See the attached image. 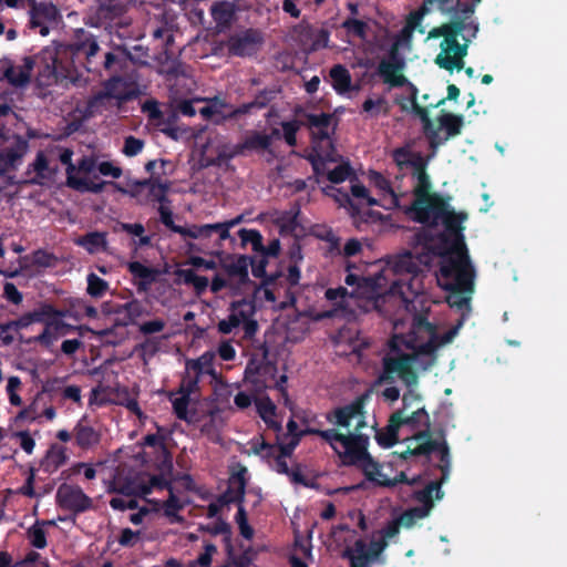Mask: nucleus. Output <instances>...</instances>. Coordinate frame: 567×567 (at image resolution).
<instances>
[{"label":"nucleus","mask_w":567,"mask_h":567,"mask_svg":"<svg viewBox=\"0 0 567 567\" xmlns=\"http://www.w3.org/2000/svg\"><path fill=\"white\" fill-rule=\"evenodd\" d=\"M246 307H249L246 299L233 301L230 303V315L217 324L218 331L223 334H229L235 328H238L243 319L246 318Z\"/></svg>","instance_id":"obj_33"},{"label":"nucleus","mask_w":567,"mask_h":567,"mask_svg":"<svg viewBox=\"0 0 567 567\" xmlns=\"http://www.w3.org/2000/svg\"><path fill=\"white\" fill-rule=\"evenodd\" d=\"M264 43L259 29L247 28L230 34L226 41L229 55L246 58L255 55Z\"/></svg>","instance_id":"obj_11"},{"label":"nucleus","mask_w":567,"mask_h":567,"mask_svg":"<svg viewBox=\"0 0 567 567\" xmlns=\"http://www.w3.org/2000/svg\"><path fill=\"white\" fill-rule=\"evenodd\" d=\"M423 441L415 447L408 446L406 451L401 454V457L406 460L409 456H421V455H430L432 452L442 451L443 446H447V443L437 440H431V436L427 439H421Z\"/></svg>","instance_id":"obj_45"},{"label":"nucleus","mask_w":567,"mask_h":567,"mask_svg":"<svg viewBox=\"0 0 567 567\" xmlns=\"http://www.w3.org/2000/svg\"><path fill=\"white\" fill-rule=\"evenodd\" d=\"M241 155V151L239 148V143L236 145H231L229 143L219 145L217 148V155L214 158H207V166H221L234 157Z\"/></svg>","instance_id":"obj_50"},{"label":"nucleus","mask_w":567,"mask_h":567,"mask_svg":"<svg viewBox=\"0 0 567 567\" xmlns=\"http://www.w3.org/2000/svg\"><path fill=\"white\" fill-rule=\"evenodd\" d=\"M229 105L218 96L208 100V104L199 110V114L205 120H212L215 124H221L227 118V114L224 113V109H227Z\"/></svg>","instance_id":"obj_42"},{"label":"nucleus","mask_w":567,"mask_h":567,"mask_svg":"<svg viewBox=\"0 0 567 567\" xmlns=\"http://www.w3.org/2000/svg\"><path fill=\"white\" fill-rule=\"evenodd\" d=\"M440 470L442 472L441 481H432L426 484L422 489L412 491L408 496H443L441 491L442 482L449 476L450 466H451V456L450 449L447 446H443L442 451H440Z\"/></svg>","instance_id":"obj_24"},{"label":"nucleus","mask_w":567,"mask_h":567,"mask_svg":"<svg viewBox=\"0 0 567 567\" xmlns=\"http://www.w3.org/2000/svg\"><path fill=\"white\" fill-rule=\"evenodd\" d=\"M45 319L47 318H43L42 305L40 303V306L38 308L33 309L32 311L23 313L16 320L8 321V323L10 326L12 332L13 331L18 332L21 329L28 328L32 323H35V322L44 323Z\"/></svg>","instance_id":"obj_49"},{"label":"nucleus","mask_w":567,"mask_h":567,"mask_svg":"<svg viewBox=\"0 0 567 567\" xmlns=\"http://www.w3.org/2000/svg\"><path fill=\"white\" fill-rule=\"evenodd\" d=\"M202 530L209 533L210 535H223L224 547H226V539L233 540L231 527L221 518H217L216 522L200 526Z\"/></svg>","instance_id":"obj_61"},{"label":"nucleus","mask_w":567,"mask_h":567,"mask_svg":"<svg viewBox=\"0 0 567 567\" xmlns=\"http://www.w3.org/2000/svg\"><path fill=\"white\" fill-rule=\"evenodd\" d=\"M432 6H434L432 2H427V0H424L419 9L410 12L405 21L408 32L414 31L416 29L419 30L420 33L424 32V29L421 27V22L424 16L430 12Z\"/></svg>","instance_id":"obj_53"},{"label":"nucleus","mask_w":567,"mask_h":567,"mask_svg":"<svg viewBox=\"0 0 567 567\" xmlns=\"http://www.w3.org/2000/svg\"><path fill=\"white\" fill-rule=\"evenodd\" d=\"M466 219L467 214L465 212L456 213L452 207L447 209V213L440 221L445 228L444 235L449 238L447 247H458L465 249L466 244L464 241V227L462 226V223Z\"/></svg>","instance_id":"obj_20"},{"label":"nucleus","mask_w":567,"mask_h":567,"mask_svg":"<svg viewBox=\"0 0 567 567\" xmlns=\"http://www.w3.org/2000/svg\"><path fill=\"white\" fill-rule=\"evenodd\" d=\"M247 468L240 466L228 480L227 491L219 496H245Z\"/></svg>","instance_id":"obj_47"},{"label":"nucleus","mask_w":567,"mask_h":567,"mask_svg":"<svg viewBox=\"0 0 567 567\" xmlns=\"http://www.w3.org/2000/svg\"><path fill=\"white\" fill-rule=\"evenodd\" d=\"M343 452H338L344 465H355L360 468L364 464L372 467V456L368 452L369 436L362 433L348 434L346 441L341 444Z\"/></svg>","instance_id":"obj_12"},{"label":"nucleus","mask_w":567,"mask_h":567,"mask_svg":"<svg viewBox=\"0 0 567 567\" xmlns=\"http://www.w3.org/2000/svg\"><path fill=\"white\" fill-rule=\"evenodd\" d=\"M58 508L62 514L59 520H72L76 515L94 507L93 498H55Z\"/></svg>","instance_id":"obj_26"},{"label":"nucleus","mask_w":567,"mask_h":567,"mask_svg":"<svg viewBox=\"0 0 567 567\" xmlns=\"http://www.w3.org/2000/svg\"><path fill=\"white\" fill-rule=\"evenodd\" d=\"M399 414H391L389 423L383 431L377 430L375 441L382 447L389 449L399 442Z\"/></svg>","instance_id":"obj_35"},{"label":"nucleus","mask_w":567,"mask_h":567,"mask_svg":"<svg viewBox=\"0 0 567 567\" xmlns=\"http://www.w3.org/2000/svg\"><path fill=\"white\" fill-rule=\"evenodd\" d=\"M370 182L381 192L384 194H389L391 196L392 205L398 207L399 206V197L394 193L391 183L388 178H385L381 173L371 171L369 174Z\"/></svg>","instance_id":"obj_56"},{"label":"nucleus","mask_w":567,"mask_h":567,"mask_svg":"<svg viewBox=\"0 0 567 567\" xmlns=\"http://www.w3.org/2000/svg\"><path fill=\"white\" fill-rule=\"evenodd\" d=\"M332 115L328 113H303L302 125L309 128H317V132H312L313 145L321 146L322 143H327L329 148L333 150V143L330 140L329 126L331 124Z\"/></svg>","instance_id":"obj_21"},{"label":"nucleus","mask_w":567,"mask_h":567,"mask_svg":"<svg viewBox=\"0 0 567 567\" xmlns=\"http://www.w3.org/2000/svg\"><path fill=\"white\" fill-rule=\"evenodd\" d=\"M177 392H172L169 394V400L173 405V411L177 419L182 421H189L188 419V405L190 402V396L185 394H179L176 396Z\"/></svg>","instance_id":"obj_57"},{"label":"nucleus","mask_w":567,"mask_h":567,"mask_svg":"<svg viewBox=\"0 0 567 567\" xmlns=\"http://www.w3.org/2000/svg\"><path fill=\"white\" fill-rule=\"evenodd\" d=\"M365 399V395H359L349 404L334 409L327 413V421L341 427H349L351 421L355 419L357 424L354 430L360 433V431L367 426L364 411Z\"/></svg>","instance_id":"obj_13"},{"label":"nucleus","mask_w":567,"mask_h":567,"mask_svg":"<svg viewBox=\"0 0 567 567\" xmlns=\"http://www.w3.org/2000/svg\"><path fill=\"white\" fill-rule=\"evenodd\" d=\"M43 324V331L39 336L32 338L30 341L40 343L45 348L51 347L53 342L60 337L82 330L81 326H72L60 318H47Z\"/></svg>","instance_id":"obj_19"},{"label":"nucleus","mask_w":567,"mask_h":567,"mask_svg":"<svg viewBox=\"0 0 567 567\" xmlns=\"http://www.w3.org/2000/svg\"><path fill=\"white\" fill-rule=\"evenodd\" d=\"M422 501L421 505L410 507L403 511L398 518L400 519L402 527L410 529L412 528L419 520L427 517L432 509L435 506L434 501L436 498H419Z\"/></svg>","instance_id":"obj_28"},{"label":"nucleus","mask_w":567,"mask_h":567,"mask_svg":"<svg viewBox=\"0 0 567 567\" xmlns=\"http://www.w3.org/2000/svg\"><path fill=\"white\" fill-rule=\"evenodd\" d=\"M215 354L206 351L197 359H189L186 361V372H195V374H209L216 377V370L213 367Z\"/></svg>","instance_id":"obj_43"},{"label":"nucleus","mask_w":567,"mask_h":567,"mask_svg":"<svg viewBox=\"0 0 567 567\" xmlns=\"http://www.w3.org/2000/svg\"><path fill=\"white\" fill-rule=\"evenodd\" d=\"M86 281V292L93 298H102L109 290V282L94 272L87 275Z\"/></svg>","instance_id":"obj_58"},{"label":"nucleus","mask_w":567,"mask_h":567,"mask_svg":"<svg viewBox=\"0 0 567 567\" xmlns=\"http://www.w3.org/2000/svg\"><path fill=\"white\" fill-rule=\"evenodd\" d=\"M449 238L441 235L437 255L441 257L437 280L446 291H473L475 270L467 248L447 247Z\"/></svg>","instance_id":"obj_3"},{"label":"nucleus","mask_w":567,"mask_h":567,"mask_svg":"<svg viewBox=\"0 0 567 567\" xmlns=\"http://www.w3.org/2000/svg\"><path fill=\"white\" fill-rule=\"evenodd\" d=\"M238 235L241 239V244H250L256 255L260 254V251L264 249V238L259 230L243 228L239 230Z\"/></svg>","instance_id":"obj_59"},{"label":"nucleus","mask_w":567,"mask_h":567,"mask_svg":"<svg viewBox=\"0 0 567 567\" xmlns=\"http://www.w3.org/2000/svg\"><path fill=\"white\" fill-rule=\"evenodd\" d=\"M333 153L334 148L328 147V150L322 151V146L313 145V152L307 158L312 166L315 175L320 176L328 173L327 163L337 161Z\"/></svg>","instance_id":"obj_39"},{"label":"nucleus","mask_w":567,"mask_h":567,"mask_svg":"<svg viewBox=\"0 0 567 567\" xmlns=\"http://www.w3.org/2000/svg\"><path fill=\"white\" fill-rule=\"evenodd\" d=\"M468 28L464 30L462 35L463 43L457 40L458 35H453L447 44L443 48L440 54L435 58V63L446 71L452 72L453 70L464 69V58L467 55L468 45L472 39L476 38L478 32V23L471 20L465 22Z\"/></svg>","instance_id":"obj_7"},{"label":"nucleus","mask_w":567,"mask_h":567,"mask_svg":"<svg viewBox=\"0 0 567 567\" xmlns=\"http://www.w3.org/2000/svg\"><path fill=\"white\" fill-rule=\"evenodd\" d=\"M73 437L75 444L81 450H90L100 443L101 432L99 429L91 425L85 417H83L74 426Z\"/></svg>","instance_id":"obj_23"},{"label":"nucleus","mask_w":567,"mask_h":567,"mask_svg":"<svg viewBox=\"0 0 567 567\" xmlns=\"http://www.w3.org/2000/svg\"><path fill=\"white\" fill-rule=\"evenodd\" d=\"M393 414H399L400 427L406 425L412 431H417L413 436L414 440L420 441L431 436V420L424 406H416L410 413L396 410Z\"/></svg>","instance_id":"obj_17"},{"label":"nucleus","mask_w":567,"mask_h":567,"mask_svg":"<svg viewBox=\"0 0 567 567\" xmlns=\"http://www.w3.org/2000/svg\"><path fill=\"white\" fill-rule=\"evenodd\" d=\"M468 27L465 25V20L461 18H452L451 21L441 24L440 27H435L430 30L427 38L429 39H439L443 38L440 47L441 51L447 44L453 35H460L464 30Z\"/></svg>","instance_id":"obj_32"},{"label":"nucleus","mask_w":567,"mask_h":567,"mask_svg":"<svg viewBox=\"0 0 567 567\" xmlns=\"http://www.w3.org/2000/svg\"><path fill=\"white\" fill-rule=\"evenodd\" d=\"M410 102L412 112L421 120L423 125V132L429 140L430 147L435 150L440 145L445 143V140H442L439 134V128H436L430 118L429 111L426 107L419 105L417 103V89L414 84L410 83Z\"/></svg>","instance_id":"obj_18"},{"label":"nucleus","mask_w":567,"mask_h":567,"mask_svg":"<svg viewBox=\"0 0 567 567\" xmlns=\"http://www.w3.org/2000/svg\"><path fill=\"white\" fill-rule=\"evenodd\" d=\"M75 244L83 247L89 254L104 251L107 246L106 234L101 231H91L75 240Z\"/></svg>","instance_id":"obj_41"},{"label":"nucleus","mask_w":567,"mask_h":567,"mask_svg":"<svg viewBox=\"0 0 567 567\" xmlns=\"http://www.w3.org/2000/svg\"><path fill=\"white\" fill-rule=\"evenodd\" d=\"M70 49L73 56L85 59L84 68L87 72L100 73L101 69H104L110 73H116L125 63V58L122 54L113 52H106L103 60H97L100 45L94 35L82 29L76 32V39Z\"/></svg>","instance_id":"obj_4"},{"label":"nucleus","mask_w":567,"mask_h":567,"mask_svg":"<svg viewBox=\"0 0 567 567\" xmlns=\"http://www.w3.org/2000/svg\"><path fill=\"white\" fill-rule=\"evenodd\" d=\"M427 310L416 312L412 319L411 332L405 337L392 338L390 350L396 354L382 358V372L378 377V384L393 383L396 374L408 388H415L419 383L415 368L427 371L435 364L437 330L427 320Z\"/></svg>","instance_id":"obj_1"},{"label":"nucleus","mask_w":567,"mask_h":567,"mask_svg":"<svg viewBox=\"0 0 567 567\" xmlns=\"http://www.w3.org/2000/svg\"><path fill=\"white\" fill-rule=\"evenodd\" d=\"M29 25L31 29H39V33L45 37L50 32L49 24L55 23L60 18V11L52 2L29 0Z\"/></svg>","instance_id":"obj_15"},{"label":"nucleus","mask_w":567,"mask_h":567,"mask_svg":"<svg viewBox=\"0 0 567 567\" xmlns=\"http://www.w3.org/2000/svg\"><path fill=\"white\" fill-rule=\"evenodd\" d=\"M179 275L186 285L194 287L197 295L206 291L207 287L209 286L208 278L197 275L194 269H183L179 271Z\"/></svg>","instance_id":"obj_55"},{"label":"nucleus","mask_w":567,"mask_h":567,"mask_svg":"<svg viewBox=\"0 0 567 567\" xmlns=\"http://www.w3.org/2000/svg\"><path fill=\"white\" fill-rule=\"evenodd\" d=\"M270 146L271 136H267V134L257 131H252L244 142L239 143L241 155L245 154L246 151H267Z\"/></svg>","instance_id":"obj_46"},{"label":"nucleus","mask_w":567,"mask_h":567,"mask_svg":"<svg viewBox=\"0 0 567 567\" xmlns=\"http://www.w3.org/2000/svg\"><path fill=\"white\" fill-rule=\"evenodd\" d=\"M34 64L33 56H24L21 65H8L3 71V76L11 85L22 87L30 82Z\"/></svg>","instance_id":"obj_25"},{"label":"nucleus","mask_w":567,"mask_h":567,"mask_svg":"<svg viewBox=\"0 0 567 567\" xmlns=\"http://www.w3.org/2000/svg\"><path fill=\"white\" fill-rule=\"evenodd\" d=\"M225 551L227 558L231 559V564L234 565V567H250L251 558H249L246 555H243L241 553L236 554L233 540L226 539Z\"/></svg>","instance_id":"obj_64"},{"label":"nucleus","mask_w":567,"mask_h":567,"mask_svg":"<svg viewBox=\"0 0 567 567\" xmlns=\"http://www.w3.org/2000/svg\"><path fill=\"white\" fill-rule=\"evenodd\" d=\"M352 175H354V172L350 166L349 162H343L337 167H334L332 171H329L327 173V178L329 182L333 184H340L346 179L350 178V176Z\"/></svg>","instance_id":"obj_62"},{"label":"nucleus","mask_w":567,"mask_h":567,"mask_svg":"<svg viewBox=\"0 0 567 567\" xmlns=\"http://www.w3.org/2000/svg\"><path fill=\"white\" fill-rule=\"evenodd\" d=\"M173 471V461L167 458L161 461L154 468L120 464L114 470L110 491L122 496H147L164 491L168 492V496H176V493L196 491L190 475L174 476Z\"/></svg>","instance_id":"obj_2"},{"label":"nucleus","mask_w":567,"mask_h":567,"mask_svg":"<svg viewBox=\"0 0 567 567\" xmlns=\"http://www.w3.org/2000/svg\"><path fill=\"white\" fill-rule=\"evenodd\" d=\"M275 372L276 367L270 362L256 364L254 361H250L245 370V380L255 384L257 388H265L266 384L262 377L267 373L274 375Z\"/></svg>","instance_id":"obj_36"},{"label":"nucleus","mask_w":567,"mask_h":567,"mask_svg":"<svg viewBox=\"0 0 567 567\" xmlns=\"http://www.w3.org/2000/svg\"><path fill=\"white\" fill-rule=\"evenodd\" d=\"M249 264H251L250 256H229L221 262V267L225 269L229 277H237L240 285H247L250 282L248 274Z\"/></svg>","instance_id":"obj_30"},{"label":"nucleus","mask_w":567,"mask_h":567,"mask_svg":"<svg viewBox=\"0 0 567 567\" xmlns=\"http://www.w3.org/2000/svg\"><path fill=\"white\" fill-rule=\"evenodd\" d=\"M127 270L133 276L138 292L147 291L158 276L157 269L147 267L140 261L128 262Z\"/></svg>","instance_id":"obj_27"},{"label":"nucleus","mask_w":567,"mask_h":567,"mask_svg":"<svg viewBox=\"0 0 567 567\" xmlns=\"http://www.w3.org/2000/svg\"><path fill=\"white\" fill-rule=\"evenodd\" d=\"M115 189L122 194L136 198L140 204L148 202L159 203V205L169 204L167 197L171 183L163 182L161 177H150L141 181H132L127 183V187H122L117 183H113Z\"/></svg>","instance_id":"obj_8"},{"label":"nucleus","mask_w":567,"mask_h":567,"mask_svg":"<svg viewBox=\"0 0 567 567\" xmlns=\"http://www.w3.org/2000/svg\"><path fill=\"white\" fill-rule=\"evenodd\" d=\"M302 434L320 436L322 440H324L327 443H329L330 446L337 453L339 452V450L337 449L336 443L342 444L346 441V439L348 437V434L339 433L334 429L319 430V429H315V427H310V426H307L306 429H303Z\"/></svg>","instance_id":"obj_51"},{"label":"nucleus","mask_w":567,"mask_h":567,"mask_svg":"<svg viewBox=\"0 0 567 567\" xmlns=\"http://www.w3.org/2000/svg\"><path fill=\"white\" fill-rule=\"evenodd\" d=\"M114 182H94L90 178H76L74 176L68 177V185L79 192H91L93 194L102 193L105 185H113Z\"/></svg>","instance_id":"obj_48"},{"label":"nucleus","mask_w":567,"mask_h":567,"mask_svg":"<svg viewBox=\"0 0 567 567\" xmlns=\"http://www.w3.org/2000/svg\"><path fill=\"white\" fill-rule=\"evenodd\" d=\"M136 97V93L128 87V83L120 75H112L103 84V90L89 100L87 106L94 107L105 99H114L118 104Z\"/></svg>","instance_id":"obj_16"},{"label":"nucleus","mask_w":567,"mask_h":567,"mask_svg":"<svg viewBox=\"0 0 567 567\" xmlns=\"http://www.w3.org/2000/svg\"><path fill=\"white\" fill-rule=\"evenodd\" d=\"M427 256H414L411 251L404 250L401 254L390 256L386 265L396 276H400L393 282V289H399L400 293H404L403 287L416 295L420 290L419 275L423 271L422 265H426Z\"/></svg>","instance_id":"obj_6"},{"label":"nucleus","mask_w":567,"mask_h":567,"mask_svg":"<svg viewBox=\"0 0 567 567\" xmlns=\"http://www.w3.org/2000/svg\"><path fill=\"white\" fill-rule=\"evenodd\" d=\"M437 121L440 124V126L437 128L439 130L444 128L446 131V137L443 138V140H445V142L450 137H454V136L461 134V131H462V127L464 124V120H463L462 115L442 111Z\"/></svg>","instance_id":"obj_44"},{"label":"nucleus","mask_w":567,"mask_h":567,"mask_svg":"<svg viewBox=\"0 0 567 567\" xmlns=\"http://www.w3.org/2000/svg\"><path fill=\"white\" fill-rule=\"evenodd\" d=\"M296 41L306 52H316L329 47L330 31L327 28H317L302 20L293 27Z\"/></svg>","instance_id":"obj_14"},{"label":"nucleus","mask_w":567,"mask_h":567,"mask_svg":"<svg viewBox=\"0 0 567 567\" xmlns=\"http://www.w3.org/2000/svg\"><path fill=\"white\" fill-rule=\"evenodd\" d=\"M329 75L332 80V86L339 94H344L352 90V79L349 70L342 64L333 65Z\"/></svg>","instance_id":"obj_40"},{"label":"nucleus","mask_w":567,"mask_h":567,"mask_svg":"<svg viewBox=\"0 0 567 567\" xmlns=\"http://www.w3.org/2000/svg\"><path fill=\"white\" fill-rule=\"evenodd\" d=\"M143 110L148 113V117L152 121H156V124L158 126L163 125L161 127V132H163L165 135L173 140H177L178 137V130L174 126H172L173 121L175 120L176 115L172 113L168 115L167 118H165L164 113L158 107L157 102L155 101H148L144 104Z\"/></svg>","instance_id":"obj_31"},{"label":"nucleus","mask_w":567,"mask_h":567,"mask_svg":"<svg viewBox=\"0 0 567 567\" xmlns=\"http://www.w3.org/2000/svg\"><path fill=\"white\" fill-rule=\"evenodd\" d=\"M97 2L95 16L100 24L112 22L124 12V7L118 0H97Z\"/></svg>","instance_id":"obj_37"},{"label":"nucleus","mask_w":567,"mask_h":567,"mask_svg":"<svg viewBox=\"0 0 567 567\" xmlns=\"http://www.w3.org/2000/svg\"><path fill=\"white\" fill-rule=\"evenodd\" d=\"M66 460V449L58 443L51 444L45 455L40 461V470L50 474L63 465Z\"/></svg>","instance_id":"obj_34"},{"label":"nucleus","mask_w":567,"mask_h":567,"mask_svg":"<svg viewBox=\"0 0 567 567\" xmlns=\"http://www.w3.org/2000/svg\"><path fill=\"white\" fill-rule=\"evenodd\" d=\"M450 197H444L441 194L433 193L425 197L414 199L406 210L413 214V219L420 224L427 226H437L447 209L451 207L449 204Z\"/></svg>","instance_id":"obj_9"},{"label":"nucleus","mask_w":567,"mask_h":567,"mask_svg":"<svg viewBox=\"0 0 567 567\" xmlns=\"http://www.w3.org/2000/svg\"><path fill=\"white\" fill-rule=\"evenodd\" d=\"M29 144L22 136H14L13 142L0 148V175L8 171L17 169L28 151Z\"/></svg>","instance_id":"obj_22"},{"label":"nucleus","mask_w":567,"mask_h":567,"mask_svg":"<svg viewBox=\"0 0 567 567\" xmlns=\"http://www.w3.org/2000/svg\"><path fill=\"white\" fill-rule=\"evenodd\" d=\"M404 68L405 61L399 53L398 43H393L388 55L379 62L377 74L391 87L410 86L411 82L403 74Z\"/></svg>","instance_id":"obj_10"},{"label":"nucleus","mask_w":567,"mask_h":567,"mask_svg":"<svg viewBox=\"0 0 567 567\" xmlns=\"http://www.w3.org/2000/svg\"><path fill=\"white\" fill-rule=\"evenodd\" d=\"M159 220L161 223L168 228L171 231L179 234L184 238H193V239H205L210 238L213 235H217L218 243L230 237L229 230L241 221V217H236L234 219L216 223V224H205V225H192L189 227L178 226L174 223L173 212L167 206V204L159 205L158 207Z\"/></svg>","instance_id":"obj_5"},{"label":"nucleus","mask_w":567,"mask_h":567,"mask_svg":"<svg viewBox=\"0 0 567 567\" xmlns=\"http://www.w3.org/2000/svg\"><path fill=\"white\" fill-rule=\"evenodd\" d=\"M58 59L55 56H51V63H45L43 69L39 71L38 80L40 84L51 85L58 82L60 76L58 72Z\"/></svg>","instance_id":"obj_60"},{"label":"nucleus","mask_w":567,"mask_h":567,"mask_svg":"<svg viewBox=\"0 0 567 567\" xmlns=\"http://www.w3.org/2000/svg\"><path fill=\"white\" fill-rule=\"evenodd\" d=\"M341 28L347 31L348 34L355 35L359 39H365L368 24L364 21L348 18L341 23Z\"/></svg>","instance_id":"obj_63"},{"label":"nucleus","mask_w":567,"mask_h":567,"mask_svg":"<svg viewBox=\"0 0 567 567\" xmlns=\"http://www.w3.org/2000/svg\"><path fill=\"white\" fill-rule=\"evenodd\" d=\"M190 503V498H166L163 504L164 515L172 524L182 523L184 518L178 514V512Z\"/></svg>","instance_id":"obj_52"},{"label":"nucleus","mask_w":567,"mask_h":567,"mask_svg":"<svg viewBox=\"0 0 567 567\" xmlns=\"http://www.w3.org/2000/svg\"><path fill=\"white\" fill-rule=\"evenodd\" d=\"M251 449L252 452L257 455H260L266 458H272V467L279 474H290L291 468L288 466L287 457H282L276 454V445L269 444L264 440H257L251 443Z\"/></svg>","instance_id":"obj_29"},{"label":"nucleus","mask_w":567,"mask_h":567,"mask_svg":"<svg viewBox=\"0 0 567 567\" xmlns=\"http://www.w3.org/2000/svg\"><path fill=\"white\" fill-rule=\"evenodd\" d=\"M365 476V481L368 484L381 487H391L398 483V478H390L388 475L383 474L382 465H380L374 458H372V467L364 464L361 468Z\"/></svg>","instance_id":"obj_38"},{"label":"nucleus","mask_w":567,"mask_h":567,"mask_svg":"<svg viewBox=\"0 0 567 567\" xmlns=\"http://www.w3.org/2000/svg\"><path fill=\"white\" fill-rule=\"evenodd\" d=\"M442 13L452 14L453 18L464 19L465 22H468L467 19L474 13L475 8L474 4L470 2H462L461 0H452L449 1L447 9H439Z\"/></svg>","instance_id":"obj_54"}]
</instances>
